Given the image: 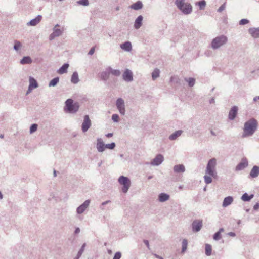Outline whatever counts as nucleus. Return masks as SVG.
I'll list each match as a JSON object with an SVG mask.
<instances>
[{"label":"nucleus","instance_id":"45","mask_svg":"<svg viewBox=\"0 0 259 259\" xmlns=\"http://www.w3.org/2000/svg\"><path fill=\"white\" fill-rule=\"evenodd\" d=\"M77 3L80 5H82L84 6H87L89 4L88 0H79L77 2Z\"/></svg>","mask_w":259,"mask_h":259},{"label":"nucleus","instance_id":"32","mask_svg":"<svg viewBox=\"0 0 259 259\" xmlns=\"http://www.w3.org/2000/svg\"><path fill=\"white\" fill-rule=\"evenodd\" d=\"M253 197V194H250L249 195L247 193H245L242 195L241 198L243 201L248 202L250 201Z\"/></svg>","mask_w":259,"mask_h":259},{"label":"nucleus","instance_id":"50","mask_svg":"<svg viewBox=\"0 0 259 259\" xmlns=\"http://www.w3.org/2000/svg\"><path fill=\"white\" fill-rule=\"evenodd\" d=\"M226 8V3H224L223 5H222L218 9V12H222Z\"/></svg>","mask_w":259,"mask_h":259},{"label":"nucleus","instance_id":"54","mask_svg":"<svg viewBox=\"0 0 259 259\" xmlns=\"http://www.w3.org/2000/svg\"><path fill=\"white\" fill-rule=\"evenodd\" d=\"M110 202H111L110 200H107V201L102 202L101 204H102V206H105V205L108 204V203H110Z\"/></svg>","mask_w":259,"mask_h":259},{"label":"nucleus","instance_id":"60","mask_svg":"<svg viewBox=\"0 0 259 259\" xmlns=\"http://www.w3.org/2000/svg\"><path fill=\"white\" fill-rule=\"evenodd\" d=\"M257 100H259V96H256L253 98L254 102H256Z\"/></svg>","mask_w":259,"mask_h":259},{"label":"nucleus","instance_id":"8","mask_svg":"<svg viewBox=\"0 0 259 259\" xmlns=\"http://www.w3.org/2000/svg\"><path fill=\"white\" fill-rule=\"evenodd\" d=\"M116 106L119 113L124 115L125 113V103L123 99L119 98L116 102Z\"/></svg>","mask_w":259,"mask_h":259},{"label":"nucleus","instance_id":"17","mask_svg":"<svg viewBox=\"0 0 259 259\" xmlns=\"http://www.w3.org/2000/svg\"><path fill=\"white\" fill-rule=\"evenodd\" d=\"M238 109L236 106H234L231 108L228 115V118L230 120H233L235 118L237 114Z\"/></svg>","mask_w":259,"mask_h":259},{"label":"nucleus","instance_id":"31","mask_svg":"<svg viewBox=\"0 0 259 259\" xmlns=\"http://www.w3.org/2000/svg\"><path fill=\"white\" fill-rule=\"evenodd\" d=\"M71 81L73 84H77L79 81L78 74L76 71L73 73L71 78Z\"/></svg>","mask_w":259,"mask_h":259},{"label":"nucleus","instance_id":"11","mask_svg":"<svg viewBox=\"0 0 259 259\" xmlns=\"http://www.w3.org/2000/svg\"><path fill=\"white\" fill-rule=\"evenodd\" d=\"M110 70V67H108L100 73V77L102 80L106 81L109 79L111 74Z\"/></svg>","mask_w":259,"mask_h":259},{"label":"nucleus","instance_id":"5","mask_svg":"<svg viewBox=\"0 0 259 259\" xmlns=\"http://www.w3.org/2000/svg\"><path fill=\"white\" fill-rule=\"evenodd\" d=\"M216 165L217 160L215 158H213L210 159L206 166L205 170L206 174L212 177H215L217 176V171L215 169Z\"/></svg>","mask_w":259,"mask_h":259},{"label":"nucleus","instance_id":"4","mask_svg":"<svg viewBox=\"0 0 259 259\" xmlns=\"http://www.w3.org/2000/svg\"><path fill=\"white\" fill-rule=\"evenodd\" d=\"M64 111L70 113H75L79 109V105L77 103H73L71 99H68L65 102Z\"/></svg>","mask_w":259,"mask_h":259},{"label":"nucleus","instance_id":"16","mask_svg":"<svg viewBox=\"0 0 259 259\" xmlns=\"http://www.w3.org/2000/svg\"><path fill=\"white\" fill-rule=\"evenodd\" d=\"M96 148L99 152H103L105 148V144L104 143L102 139L98 138L97 140Z\"/></svg>","mask_w":259,"mask_h":259},{"label":"nucleus","instance_id":"44","mask_svg":"<svg viewBox=\"0 0 259 259\" xmlns=\"http://www.w3.org/2000/svg\"><path fill=\"white\" fill-rule=\"evenodd\" d=\"M38 127V125L36 123L32 124L30 127V133L32 134L36 131Z\"/></svg>","mask_w":259,"mask_h":259},{"label":"nucleus","instance_id":"40","mask_svg":"<svg viewBox=\"0 0 259 259\" xmlns=\"http://www.w3.org/2000/svg\"><path fill=\"white\" fill-rule=\"evenodd\" d=\"M188 241L186 239L183 240L182 242V252L184 253L186 251L187 248Z\"/></svg>","mask_w":259,"mask_h":259},{"label":"nucleus","instance_id":"46","mask_svg":"<svg viewBox=\"0 0 259 259\" xmlns=\"http://www.w3.org/2000/svg\"><path fill=\"white\" fill-rule=\"evenodd\" d=\"M116 146V144L114 142H112L110 144H105L106 148L109 149H113Z\"/></svg>","mask_w":259,"mask_h":259},{"label":"nucleus","instance_id":"2","mask_svg":"<svg viewBox=\"0 0 259 259\" xmlns=\"http://www.w3.org/2000/svg\"><path fill=\"white\" fill-rule=\"evenodd\" d=\"M227 41V37L224 35H221L215 37L212 40L210 46L213 50H217L225 45Z\"/></svg>","mask_w":259,"mask_h":259},{"label":"nucleus","instance_id":"13","mask_svg":"<svg viewBox=\"0 0 259 259\" xmlns=\"http://www.w3.org/2000/svg\"><path fill=\"white\" fill-rule=\"evenodd\" d=\"M164 160V157L162 155L159 154L151 161L150 164L153 166H158L160 165Z\"/></svg>","mask_w":259,"mask_h":259},{"label":"nucleus","instance_id":"27","mask_svg":"<svg viewBox=\"0 0 259 259\" xmlns=\"http://www.w3.org/2000/svg\"><path fill=\"white\" fill-rule=\"evenodd\" d=\"M169 195L165 193H161L158 195V200L160 202H164L169 199Z\"/></svg>","mask_w":259,"mask_h":259},{"label":"nucleus","instance_id":"12","mask_svg":"<svg viewBox=\"0 0 259 259\" xmlns=\"http://www.w3.org/2000/svg\"><path fill=\"white\" fill-rule=\"evenodd\" d=\"M248 162L246 158H243L241 161L235 167V171H238L244 169L247 167Z\"/></svg>","mask_w":259,"mask_h":259},{"label":"nucleus","instance_id":"24","mask_svg":"<svg viewBox=\"0 0 259 259\" xmlns=\"http://www.w3.org/2000/svg\"><path fill=\"white\" fill-rule=\"evenodd\" d=\"M120 48L125 51L130 52L132 49V44L130 41H126L120 45Z\"/></svg>","mask_w":259,"mask_h":259},{"label":"nucleus","instance_id":"25","mask_svg":"<svg viewBox=\"0 0 259 259\" xmlns=\"http://www.w3.org/2000/svg\"><path fill=\"white\" fill-rule=\"evenodd\" d=\"M183 133L182 130H178L171 134L168 137L169 140L171 141L176 140Z\"/></svg>","mask_w":259,"mask_h":259},{"label":"nucleus","instance_id":"55","mask_svg":"<svg viewBox=\"0 0 259 259\" xmlns=\"http://www.w3.org/2000/svg\"><path fill=\"white\" fill-rule=\"evenodd\" d=\"M228 235L231 237H235L236 236V234L234 232H229L228 233Z\"/></svg>","mask_w":259,"mask_h":259},{"label":"nucleus","instance_id":"42","mask_svg":"<svg viewBox=\"0 0 259 259\" xmlns=\"http://www.w3.org/2000/svg\"><path fill=\"white\" fill-rule=\"evenodd\" d=\"M22 46V44L21 43L18 41V40H15V42H14V49L16 51H18L20 48Z\"/></svg>","mask_w":259,"mask_h":259},{"label":"nucleus","instance_id":"58","mask_svg":"<svg viewBox=\"0 0 259 259\" xmlns=\"http://www.w3.org/2000/svg\"><path fill=\"white\" fill-rule=\"evenodd\" d=\"M107 138H110L113 136V133H108L106 135Z\"/></svg>","mask_w":259,"mask_h":259},{"label":"nucleus","instance_id":"30","mask_svg":"<svg viewBox=\"0 0 259 259\" xmlns=\"http://www.w3.org/2000/svg\"><path fill=\"white\" fill-rule=\"evenodd\" d=\"M32 62V60L30 56H24L20 60V63L22 64H30Z\"/></svg>","mask_w":259,"mask_h":259},{"label":"nucleus","instance_id":"1","mask_svg":"<svg viewBox=\"0 0 259 259\" xmlns=\"http://www.w3.org/2000/svg\"><path fill=\"white\" fill-rule=\"evenodd\" d=\"M258 122L254 118H251L246 121L243 127V133L241 137L243 138L252 136L257 130Z\"/></svg>","mask_w":259,"mask_h":259},{"label":"nucleus","instance_id":"7","mask_svg":"<svg viewBox=\"0 0 259 259\" xmlns=\"http://www.w3.org/2000/svg\"><path fill=\"white\" fill-rule=\"evenodd\" d=\"M60 25L57 24L53 28V32L49 35V38L50 40H53L55 37H59L62 35L64 29L63 27L58 28Z\"/></svg>","mask_w":259,"mask_h":259},{"label":"nucleus","instance_id":"56","mask_svg":"<svg viewBox=\"0 0 259 259\" xmlns=\"http://www.w3.org/2000/svg\"><path fill=\"white\" fill-rule=\"evenodd\" d=\"M80 230L79 228H78V227L76 228L75 231H74V233L78 234L80 232Z\"/></svg>","mask_w":259,"mask_h":259},{"label":"nucleus","instance_id":"47","mask_svg":"<svg viewBox=\"0 0 259 259\" xmlns=\"http://www.w3.org/2000/svg\"><path fill=\"white\" fill-rule=\"evenodd\" d=\"M119 117L117 114H113L112 115V120L115 122H118L119 121Z\"/></svg>","mask_w":259,"mask_h":259},{"label":"nucleus","instance_id":"19","mask_svg":"<svg viewBox=\"0 0 259 259\" xmlns=\"http://www.w3.org/2000/svg\"><path fill=\"white\" fill-rule=\"evenodd\" d=\"M42 19L41 15H38L35 18L31 20L29 22L27 23V25L28 26H36L37 24H38Z\"/></svg>","mask_w":259,"mask_h":259},{"label":"nucleus","instance_id":"57","mask_svg":"<svg viewBox=\"0 0 259 259\" xmlns=\"http://www.w3.org/2000/svg\"><path fill=\"white\" fill-rule=\"evenodd\" d=\"M154 255L155 256L156 258L158 259H163V258L156 254H154Z\"/></svg>","mask_w":259,"mask_h":259},{"label":"nucleus","instance_id":"18","mask_svg":"<svg viewBox=\"0 0 259 259\" xmlns=\"http://www.w3.org/2000/svg\"><path fill=\"white\" fill-rule=\"evenodd\" d=\"M259 176V166L255 165L251 169L250 174L249 177L251 178H255Z\"/></svg>","mask_w":259,"mask_h":259},{"label":"nucleus","instance_id":"39","mask_svg":"<svg viewBox=\"0 0 259 259\" xmlns=\"http://www.w3.org/2000/svg\"><path fill=\"white\" fill-rule=\"evenodd\" d=\"M206 4L205 0H201L196 3V5L199 7L200 10H203L206 6Z\"/></svg>","mask_w":259,"mask_h":259},{"label":"nucleus","instance_id":"29","mask_svg":"<svg viewBox=\"0 0 259 259\" xmlns=\"http://www.w3.org/2000/svg\"><path fill=\"white\" fill-rule=\"evenodd\" d=\"M69 66L68 63H64L57 71V72L60 74H63L66 73L67 69Z\"/></svg>","mask_w":259,"mask_h":259},{"label":"nucleus","instance_id":"43","mask_svg":"<svg viewBox=\"0 0 259 259\" xmlns=\"http://www.w3.org/2000/svg\"><path fill=\"white\" fill-rule=\"evenodd\" d=\"M211 177V176H210L209 175H205L204 176V182L206 184H210L212 182V180Z\"/></svg>","mask_w":259,"mask_h":259},{"label":"nucleus","instance_id":"51","mask_svg":"<svg viewBox=\"0 0 259 259\" xmlns=\"http://www.w3.org/2000/svg\"><path fill=\"white\" fill-rule=\"evenodd\" d=\"M143 242L146 245L147 248L149 249H150V247H149L150 246H149V241L147 240H144Z\"/></svg>","mask_w":259,"mask_h":259},{"label":"nucleus","instance_id":"62","mask_svg":"<svg viewBox=\"0 0 259 259\" xmlns=\"http://www.w3.org/2000/svg\"><path fill=\"white\" fill-rule=\"evenodd\" d=\"M210 133H211V134L212 135H213V136H215V135H216L215 133L214 132V131H212V130H211V131H210Z\"/></svg>","mask_w":259,"mask_h":259},{"label":"nucleus","instance_id":"59","mask_svg":"<svg viewBox=\"0 0 259 259\" xmlns=\"http://www.w3.org/2000/svg\"><path fill=\"white\" fill-rule=\"evenodd\" d=\"M214 103V98H212L210 100H209V103L210 104H212V103Z\"/></svg>","mask_w":259,"mask_h":259},{"label":"nucleus","instance_id":"15","mask_svg":"<svg viewBox=\"0 0 259 259\" xmlns=\"http://www.w3.org/2000/svg\"><path fill=\"white\" fill-rule=\"evenodd\" d=\"M91 201L89 199L86 200L81 205L78 206L76 209V212L78 214L82 213L85 209L89 207Z\"/></svg>","mask_w":259,"mask_h":259},{"label":"nucleus","instance_id":"35","mask_svg":"<svg viewBox=\"0 0 259 259\" xmlns=\"http://www.w3.org/2000/svg\"><path fill=\"white\" fill-rule=\"evenodd\" d=\"M205 254L207 256H210L212 253V247L211 245L206 244L205 246Z\"/></svg>","mask_w":259,"mask_h":259},{"label":"nucleus","instance_id":"23","mask_svg":"<svg viewBox=\"0 0 259 259\" xmlns=\"http://www.w3.org/2000/svg\"><path fill=\"white\" fill-rule=\"evenodd\" d=\"M38 87V83L36 80L33 77L29 78V85L28 91H31L32 89L36 88Z\"/></svg>","mask_w":259,"mask_h":259},{"label":"nucleus","instance_id":"53","mask_svg":"<svg viewBox=\"0 0 259 259\" xmlns=\"http://www.w3.org/2000/svg\"><path fill=\"white\" fill-rule=\"evenodd\" d=\"M259 209V203H256L253 206V209L257 210Z\"/></svg>","mask_w":259,"mask_h":259},{"label":"nucleus","instance_id":"28","mask_svg":"<svg viewBox=\"0 0 259 259\" xmlns=\"http://www.w3.org/2000/svg\"><path fill=\"white\" fill-rule=\"evenodd\" d=\"M233 201V198L232 196H228L224 198L222 206L224 207H226L230 205Z\"/></svg>","mask_w":259,"mask_h":259},{"label":"nucleus","instance_id":"48","mask_svg":"<svg viewBox=\"0 0 259 259\" xmlns=\"http://www.w3.org/2000/svg\"><path fill=\"white\" fill-rule=\"evenodd\" d=\"M249 21L247 19H242L240 20L239 23L240 25H244L249 23Z\"/></svg>","mask_w":259,"mask_h":259},{"label":"nucleus","instance_id":"34","mask_svg":"<svg viewBox=\"0 0 259 259\" xmlns=\"http://www.w3.org/2000/svg\"><path fill=\"white\" fill-rule=\"evenodd\" d=\"M185 81L188 82L190 87H192L195 83V79L193 77L185 78Z\"/></svg>","mask_w":259,"mask_h":259},{"label":"nucleus","instance_id":"26","mask_svg":"<svg viewBox=\"0 0 259 259\" xmlns=\"http://www.w3.org/2000/svg\"><path fill=\"white\" fill-rule=\"evenodd\" d=\"M143 5L141 1H138L136 3H134L133 4L131 5L130 6V8L132 9L135 10H139L143 8Z\"/></svg>","mask_w":259,"mask_h":259},{"label":"nucleus","instance_id":"20","mask_svg":"<svg viewBox=\"0 0 259 259\" xmlns=\"http://www.w3.org/2000/svg\"><path fill=\"white\" fill-rule=\"evenodd\" d=\"M143 19V17L142 15H139L136 19L135 23H134V28L136 29H139L142 25V21Z\"/></svg>","mask_w":259,"mask_h":259},{"label":"nucleus","instance_id":"49","mask_svg":"<svg viewBox=\"0 0 259 259\" xmlns=\"http://www.w3.org/2000/svg\"><path fill=\"white\" fill-rule=\"evenodd\" d=\"M121 257V253L120 252H117L114 254V256L113 257V259H120Z\"/></svg>","mask_w":259,"mask_h":259},{"label":"nucleus","instance_id":"36","mask_svg":"<svg viewBox=\"0 0 259 259\" xmlns=\"http://www.w3.org/2000/svg\"><path fill=\"white\" fill-rule=\"evenodd\" d=\"M59 81V77H56L52 79L49 83V87H55Z\"/></svg>","mask_w":259,"mask_h":259},{"label":"nucleus","instance_id":"9","mask_svg":"<svg viewBox=\"0 0 259 259\" xmlns=\"http://www.w3.org/2000/svg\"><path fill=\"white\" fill-rule=\"evenodd\" d=\"M91 121L88 115H85L83 117V121L81 125L82 132L85 133L91 126Z\"/></svg>","mask_w":259,"mask_h":259},{"label":"nucleus","instance_id":"21","mask_svg":"<svg viewBox=\"0 0 259 259\" xmlns=\"http://www.w3.org/2000/svg\"><path fill=\"white\" fill-rule=\"evenodd\" d=\"M249 34L254 38L259 37V27L250 28L248 29Z\"/></svg>","mask_w":259,"mask_h":259},{"label":"nucleus","instance_id":"22","mask_svg":"<svg viewBox=\"0 0 259 259\" xmlns=\"http://www.w3.org/2000/svg\"><path fill=\"white\" fill-rule=\"evenodd\" d=\"M174 171L175 173H183L185 171V167L183 164H178L174 166Z\"/></svg>","mask_w":259,"mask_h":259},{"label":"nucleus","instance_id":"6","mask_svg":"<svg viewBox=\"0 0 259 259\" xmlns=\"http://www.w3.org/2000/svg\"><path fill=\"white\" fill-rule=\"evenodd\" d=\"M118 182L120 184L123 185L122 188V192L124 193H126L128 191L131 184L130 179L127 177L121 176L118 178Z\"/></svg>","mask_w":259,"mask_h":259},{"label":"nucleus","instance_id":"3","mask_svg":"<svg viewBox=\"0 0 259 259\" xmlns=\"http://www.w3.org/2000/svg\"><path fill=\"white\" fill-rule=\"evenodd\" d=\"M185 0H176L177 7L184 14H189L192 12V7L189 3H185Z\"/></svg>","mask_w":259,"mask_h":259},{"label":"nucleus","instance_id":"41","mask_svg":"<svg viewBox=\"0 0 259 259\" xmlns=\"http://www.w3.org/2000/svg\"><path fill=\"white\" fill-rule=\"evenodd\" d=\"M111 74L115 76H119L121 74V72L118 69H113L110 67Z\"/></svg>","mask_w":259,"mask_h":259},{"label":"nucleus","instance_id":"64","mask_svg":"<svg viewBox=\"0 0 259 259\" xmlns=\"http://www.w3.org/2000/svg\"><path fill=\"white\" fill-rule=\"evenodd\" d=\"M209 53L210 52L209 51H207L205 52V54L207 56H209Z\"/></svg>","mask_w":259,"mask_h":259},{"label":"nucleus","instance_id":"33","mask_svg":"<svg viewBox=\"0 0 259 259\" xmlns=\"http://www.w3.org/2000/svg\"><path fill=\"white\" fill-rule=\"evenodd\" d=\"M224 232V229L223 228H220L219 231L215 233L213 236V239L218 241L221 238V233Z\"/></svg>","mask_w":259,"mask_h":259},{"label":"nucleus","instance_id":"37","mask_svg":"<svg viewBox=\"0 0 259 259\" xmlns=\"http://www.w3.org/2000/svg\"><path fill=\"white\" fill-rule=\"evenodd\" d=\"M85 246H86L85 243H84L82 244V245L81 247V248L79 249L77 255L76 256V257H75L74 259H79L80 257V256H81V255L82 254V253L84 250Z\"/></svg>","mask_w":259,"mask_h":259},{"label":"nucleus","instance_id":"52","mask_svg":"<svg viewBox=\"0 0 259 259\" xmlns=\"http://www.w3.org/2000/svg\"><path fill=\"white\" fill-rule=\"evenodd\" d=\"M94 52H95L94 48H92L91 49V50L89 51V52L88 53V54L90 55H93L94 53Z\"/></svg>","mask_w":259,"mask_h":259},{"label":"nucleus","instance_id":"61","mask_svg":"<svg viewBox=\"0 0 259 259\" xmlns=\"http://www.w3.org/2000/svg\"><path fill=\"white\" fill-rule=\"evenodd\" d=\"M100 208L102 210H105V208H104V206H102V204H101V205L100 206Z\"/></svg>","mask_w":259,"mask_h":259},{"label":"nucleus","instance_id":"14","mask_svg":"<svg viewBox=\"0 0 259 259\" xmlns=\"http://www.w3.org/2000/svg\"><path fill=\"white\" fill-rule=\"evenodd\" d=\"M123 79L126 82H131L133 80V75L132 72L126 69L122 74Z\"/></svg>","mask_w":259,"mask_h":259},{"label":"nucleus","instance_id":"38","mask_svg":"<svg viewBox=\"0 0 259 259\" xmlns=\"http://www.w3.org/2000/svg\"><path fill=\"white\" fill-rule=\"evenodd\" d=\"M160 71L158 69L156 68L152 73V78L153 80H155L159 76Z\"/></svg>","mask_w":259,"mask_h":259},{"label":"nucleus","instance_id":"63","mask_svg":"<svg viewBox=\"0 0 259 259\" xmlns=\"http://www.w3.org/2000/svg\"><path fill=\"white\" fill-rule=\"evenodd\" d=\"M53 174H54V177H56V176H57V171L55 170H54Z\"/></svg>","mask_w":259,"mask_h":259},{"label":"nucleus","instance_id":"10","mask_svg":"<svg viewBox=\"0 0 259 259\" xmlns=\"http://www.w3.org/2000/svg\"><path fill=\"white\" fill-rule=\"evenodd\" d=\"M203 225L202 220H195L192 223V230L193 232H199Z\"/></svg>","mask_w":259,"mask_h":259}]
</instances>
